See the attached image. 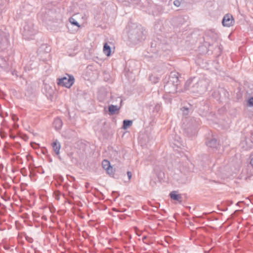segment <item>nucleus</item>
<instances>
[{"label":"nucleus","mask_w":253,"mask_h":253,"mask_svg":"<svg viewBox=\"0 0 253 253\" xmlns=\"http://www.w3.org/2000/svg\"><path fill=\"white\" fill-rule=\"evenodd\" d=\"M251 137L252 138H253V134H252Z\"/></svg>","instance_id":"29"},{"label":"nucleus","mask_w":253,"mask_h":253,"mask_svg":"<svg viewBox=\"0 0 253 253\" xmlns=\"http://www.w3.org/2000/svg\"><path fill=\"white\" fill-rule=\"evenodd\" d=\"M197 126L198 123L194 119H190L186 124L184 123L183 124V128L185 131L191 135L196 133Z\"/></svg>","instance_id":"4"},{"label":"nucleus","mask_w":253,"mask_h":253,"mask_svg":"<svg viewBox=\"0 0 253 253\" xmlns=\"http://www.w3.org/2000/svg\"><path fill=\"white\" fill-rule=\"evenodd\" d=\"M75 79L72 75L66 74V76L58 80L57 84L59 85L70 88L74 83Z\"/></svg>","instance_id":"5"},{"label":"nucleus","mask_w":253,"mask_h":253,"mask_svg":"<svg viewBox=\"0 0 253 253\" xmlns=\"http://www.w3.org/2000/svg\"><path fill=\"white\" fill-rule=\"evenodd\" d=\"M250 139L249 138H246L245 139V142L247 144V147L251 148L253 147V141H251V142H250Z\"/></svg>","instance_id":"22"},{"label":"nucleus","mask_w":253,"mask_h":253,"mask_svg":"<svg viewBox=\"0 0 253 253\" xmlns=\"http://www.w3.org/2000/svg\"><path fill=\"white\" fill-rule=\"evenodd\" d=\"M178 81V73L175 72L170 73L168 82L177 86Z\"/></svg>","instance_id":"10"},{"label":"nucleus","mask_w":253,"mask_h":253,"mask_svg":"<svg viewBox=\"0 0 253 253\" xmlns=\"http://www.w3.org/2000/svg\"><path fill=\"white\" fill-rule=\"evenodd\" d=\"M0 67L2 69H6L8 67L6 60L3 57L0 56Z\"/></svg>","instance_id":"15"},{"label":"nucleus","mask_w":253,"mask_h":253,"mask_svg":"<svg viewBox=\"0 0 253 253\" xmlns=\"http://www.w3.org/2000/svg\"><path fill=\"white\" fill-rule=\"evenodd\" d=\"M52 146L55 153L57 155H59L60 153V150L61 147V145L59 142L58 140H56L54 142L52 143Z\"/></svg>","instance_id":"13"},{"label":"nucleus","mask_w":253,"mask_h":253,"mask_svg":"<svg viewBox=\"0 0 253 253\" xmlns=\"http://www.w3.org/2000/svg\"><path fill=\"white\" fill-rule=\"evenodd\" d=\"M103 168L106 171L107 173L110 176H113L115 173V170L111 167L110 163L107 160H103L102 162Z\"/></svg>","instance_id":"8"},{"label":"nucleus","mask_w":253,"mask_h":253,"mask_svg":"<svg viewBox=\"0 0 253 253\" xmlns=\"http://www.w3.org/2000/svg\"><path fill=\"white\" fill-rule=\"evenodd\" d=\"M234 19L231 14H225L222 20V24L224 27H229L233 25Z\"/></svg>","instance_id":"7"},{"label":"nucleus","mask_w":253,"mask_h":253,"mask_svg":"<svg viewBox=\"0 0 253 253\" xmlns=\"http://www.w3.org/2000/svg\"><path fill=\"white\" fill-rule=\"evenodd\" d=\"M11 73L13 76H15L16 78L18 77L17 72L16 70H12Z\"/></svg>","instance_id":"26"},{"label":"nucleus","mask_w":253,"mask_h":253,"mask_svg":"<svg viewBox=\"0 0 253 253\" xmlns=\"http://www.w3.org/2000/svg\"><path fill=\"white\" fill-rule=\"evenodd\" d=\"M250 164L253 167V153L250 156Z\"/></svg>","instance_id":"27"},{"label":"nucleus","mask_w":253,"mask_h":253,"mask_svg":"<svg viewBox=\"0 0 253 253\" xmlns=\"http://www.w3.org/2000/svg\"><path fill=\"white\" fill-rule=\"evenodd\" d=\"M164 89L166 92L169 93H173L176 91L177 85L168 82L164 85Z\"/></svg>","instance_id":"9"},{"label":"nucleus","mask_w":253,"mask_h":253,"mask_svg":"<svg viewBox=\"0 0 253 253\" xmlns=\"http://www.w3.org/2000/svg\"><path fill=\"white\" fill-rule=\"evenodd\" d=\"M169 196L172 200L176 201L179 203L182 202V197L180 194L177 193L175 191H172L169 194Z\"/></svg>","instance_id":"11"},{"label":"nucleus","mask_w":253,"mask_h":253,"mask_svg":"<svg viewBox=\"0 0 253 253\" xmlns=\"http://www.w3.org/2000/svg\"><path fill=\"white\" fill-rule=\"evenodd\" d=\"M62 121L60 118H57L54 120L53 122V126L56 130L60 129L62 126Z\"/></svg>","instance_id":"14"},{"label":"nucleus","mask_w":253,"mask_h":253,"mask_svg":"<svg viewBox=\"0 0 253 253\" xmlns=\"http://www.w3.org/2000/svg\"><path fill=\"white\" fill-rule=\"evenodd\" d=\"M38 32L37 27L32 21L25 22L22 29L23 36L27 40L33 39Z\"/></svg>","instance_id":"3"},{"label":"nucleus","mask_w":253,"mask_h":253,"mask_svg":"<svg viewBox=\"0 0 253 253\" xmlns=\"http://www.w3.org/2000/svg\"><path fill=\"white\" fill-rule=\"evenodd\" d=\"M9 35L7 33L0 30V51L6 48L9 44Z\"/></svg>","instance_id":"6"},{"label":"nucleus","mask_w":253,"mask_h":253,"mask_svg":"<svg viewBox=\"0 0 253 253\" xmlns=\"http://www.w3.org/2000/svg\"><path fill=\"white\" fill-rule=\"evenodd\" d=\"M132 124V122L130 120H125L123 121V127L124 129H126L129 127Z\"/></svg>","instance_id":"19"},{"label":"nucleus","mask_w":253,"mask_h":253,"mask_svg":"<svg viewBox=\"0 0 253 253\" xmlns=\"http://www.w3.org/2000/svg\"><path fill=\"white\" fill-rule=\"evenodd\" d=\"M103 52L105 55L107 56L110 55L111 54V47L108 45L107 43H105L103 46Z\"/></svg>","instance_id":"16"},{"label":"nucleus","mask_w":253,"mask_h":253,"mask_svg":"<svg viewBox=\"0 0 253 253\" xmlns=\"http://www.w3.org/2000/svg\"><path fill=\"white\" fill-rule=\"evenodd\" d=\"M173 4L177 6V7H178L180 6V2L179 0H175L174 1H173Z\"/></svg>","instance_id":"25"},{"label":"nucleus","mask_w":253,"mask_h":253,"mask_svg":"<svg viewBox=\"0 0 253 253\" xmlns=\"http://www.w3.org/2000/svg\"><path fill=\"white\" fill-rule=\"evenodd\" d=\"M214 115V114L211 112H207L206 113H203V114H201V115L207 117V119H208V120H212V117Z\"/></svg>","instance_id":"20"},{"label":"nucleus","mask_w":253,"mask_h":253,"mask_svg":"<svg viewBox=\"0 0 253 253\" xmlns=\"http://www.w3.org/2000/svg\"><path fill=\"white\" fill-rule=\"evenodd\" d=\"M181 110L183 113V114L186 115L188 114V108H186V107H183L182 108H181Z\"/></svg>","instance_id":"24"},{"label":"nucleus","mask_w":253,"mask_h":253,"mask_svg":"<svg viewBox=\"0 0 253 253\" xmlns=\"http://www.w3.org/2000/svg\"><path fill=\"white\" fill-rule=\"evenodd\" d=\"M128 27V38L132 44H137L145 39L146 32L141 25L132 24Z\"/></svg>","instance_id":"2"},{"label":"nucleus","mask_w":253,"mask_h":253,"mask_svg":"<svg viewBox=\"0 0 253 253\" xmlns=\"http://www.w3.org/2000/svg\"><path fill=\"white\" fill-rule=\"evenodd\" d=\"M149 78V80L154 84L157 83L160 80V78L159 77L153 74L150 75Z\"/></svg>","instance_id":"17"},{"label":"nucleus","mask_w":253,"mask_h":253,"mask_svg":"<svg viewBox=\"0 0 253 253\" xmlns=\"http://www.w3.org/2000/svg\"><path fill=\"white\" fill-rule=\"evenodd\" d=\"M207 145L211 148H216L218 146L217 140L215 138H211L206 142Z\"/></svg>","instance_id":"12"},{"label":"nucleus","mask_w":253,"mask_h":253,"mask_svg":"<svg viewBox=\"0 0 253 253\" xmlns=\"http://www.w3.org/2000/svg\"><path fill=\"white\" fill-rule=\"evenodd\" d=\"M69 22L73 25L77 26L78 27H80V25L79 23L73 18L70 17L69 19Z\"/></svg>","instance_id":"21"},{"label":"nucleus","mask_w":253,"mask_h":253,"mask_svg":"<svg viewBox=\"0 0 253 253\" xmlns=\"http://www.w3.org/2000/svg\"><path fill=\"white\" fill-rule=\"evenodd\" d=\"M248 105L250 107L253 106V96L249 99Z\"/></svg>","instance_id":"23"},{"label":"nucleus","mask_w":253,"mask_h":253,"mask_svg":"<svg viewBox=\"0 0 253 253\" xmlns=\"http://www.w3.org/2000/svg\"><path fill=\"white\" fill-rule=\"evenodd\" d=\"M208 84V81L205 79H198L194 77L186 81L185 88L186 90H190L192 92L201 94L207 90Z\"/></svg>","instance_id":"1"},{"label":"nucleus","mask_w":253,"mask_h":253,"mask_svg":"<svg viewBox=\"0 0 253 253\" xmlns=\"http://www.w3.org/2000/svg\"><path fill=\"white\" fill-rule=\"evenodd\" d=\"M119 109L117 105H111L109 106L108 110L111 114L113 115Z\"/></svg>","instance_id":"18"},{"label":"nucleus","mask_w":253,"mask_h":253,"mask_svg":"<svg viewBox=\"0 0 253 253\" xmlns=\"http://www.w3.org/2000/svg\"><path fill=\"white\" fill-rule=\"evenodd\" d=\"M127 176L128 177V179H130L131 177V172L130 171H127Z\"/></svg>","instance_id":"28"}]
</instances>
